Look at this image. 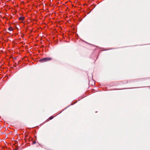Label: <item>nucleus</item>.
I'll return each instance as SVG.
<instances>
[{
    "instance_id": "nucleus-4",
    "label": "nucleus",
    "mask_w": 150,
    "mask_h": 150,
    "mask_svg": "<svg viewBox=\"0 0 150 150\" xmlns=\"http://www.w3.org/2000/svg\"><path fill=\"white\" fill-rule=\"evenodd\" d=\"M53 118V117L52 116H51L49 118V120H52V119Z\"/></svg>"
},
{
    "instance_id": "nucleus-2",
    "label": "nucleus",
    "mask_w": 150,
    "mask_h": 150,
    "mask_svg": "<svg viewBox=\"0 0 150 150\" xmlns=\"http://www.w3.org/2000/svg\"><path fill=\"white\" fill-rule=\"evenodd\" d=\"M24 17H23L21 16L19 18V20L21 21H23L24 19Z\"/></svg>"
},
{
    "instance_id": "nucleus-3",
    "label": "nucleus",
    "mask_w": 150,
    "mask_h": 150,
    "mask_svg": "<svg viewBox=\"0 0 150 150\" xmlns=\"http://www.w3.org/2000/svg\"><path fill=\"white\" fill-rule=\"evenodd\" d=\"M8 30L9 31H11L13 30V28L12 27H10L8 28Z\"/></svg>"
},
{
    "instance_id": "nucleus-1",
    "label": "nucleus",
    "mask_w": 150,
    "mask_h": 150,
    "mask_svg": "<svg viewBox=\"0 0 150 150\" xmlns=\"http://www.w3.org/2000/svg\"><path fill=\"white\" fill-rule=\"evenodd\" d=\"M52 59V58L49 57L44 58L40 59V61L41 62H44L50 61Z\"/></svg>"
}]
</instances>
